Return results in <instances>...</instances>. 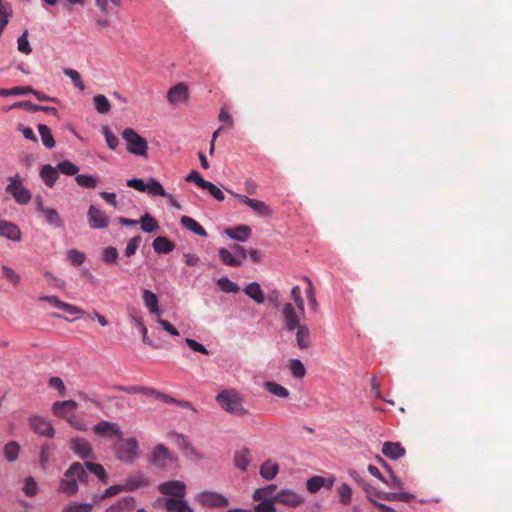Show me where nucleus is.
I'll list each match as a JSON object with an SVG mask.
<instances>
[{"mask_svg":"<svg viewBox=\"0 0 512 512\" xmlns=\"http://www.w3.org/2000/svg\"><path fill=\"white\" fill-rule=\"evenodd\" d=\"M38 132L40 134L43 145L48 149H52L55 146V140L50 128L44 124H39Z\"/></svg>","mask_w":512,"mask_h":512,"instance_id":"obj_34","label":"nucleus"},{"mask_svg":"<svg viewBox=\"0 0 512 512\" xmlns=\"http://www.w3.org/2000/svg\"><path fill=\"white\" fill-rule=\"evenodd\" d=\"M20 452V445L15 441L8 442L3 449V454L7 461L14 462L17 460Z\"/></svg>","mask_w":512,"mask_h":512,"instance_id":"obj_36","label":"nucleus"},{"mask_svg":"<svg viewBox=\"0 0 512 512\" xmlns=\"http://www.w3.org/2000/svg\"><path fill=\"white\" fill-rule=\"evenodd\" d=\"M40 300L48 302L51 305H53L54 307H56L58 309H61V310L65 311V312H67L70 315H78V314L84 315V314H86V312L83 309H81V308H79L77 306H74L72 304L63 302V301H61L56 296H41Z\"/></svg>","mask_w":512,"mask_h":512,"instance_id":"obj_15","label":"nucleus"},{"mask_svg":"<svg viewBox=\"0 0 512 512\" xmlns=\"http://www.w3.org/2000/svg\"><path fill=\"white\" fill-rule=\"evenodd\" d=\"M158 490L161 494L170 496L164 498V507L169 512H193L184 499L186 485L182 481L170 480L159 485Z\"/></svg>","mask_w":512,"mask_h":512,"instance_id":"obj_1","label":"nucleus"},{"mask_svg":"<svg viewBox=\"0 0 512 512\" xmlns=\"http://www.w3.org/2000/svg\"><path fill=\"white\" fill-rule=\"evenodd\" d=\"M89 226L93 229H103L110 223L109 217L94 205H91L87 213Z\"/></svg>","mask_w":512,"mask_h":512,"instance_id":"obj_10","label":"nucleus"},{"mask_svg":"<svg viewBox=\"0 0 512 512\" xmlns=\"http://www.w3.org/2000/svg\"><path fill=\"white\" fill-rule=\"evenodd\" d=\"M67 256L70 263L74 266H80L85 261V254L76 249L69 250Z\"/></svg>","mask_w":512,"mask_h":512,"instance_id":"obj_56","label":"nucleus"},{"mask_svg":"<svg viewBox=\"0 0 512 512\" xmlns=\"http://www.w3.org/2000/svg\"><path fill=\"white\" fill-rule=\"evenodd\" d=\"M326 485V479L321 476H313L306 482V488L310 493L318 492L322 487Z\"/></svg>","mask_w":512,"mask_h":512,"instance_id":"obj_44","label":"nucleus"},{"mask_svg":"<svg viewBox=\"0 0 512 512\" xmlns=\"http://www.w3.org/2000/svg\"><path fill=\"white\" fill-rule=\"evenodd\" d=\"M57 169L61 173L65 174V175H70V176L76 175L79 171V168L70 161L60 162L57 165Z\"/></svg>","mask_w":512,"mask_h":512,"instance_id":"obj_55","label":"nucleus"},{"mask_svg":"<svg viewBox=\"0 0 512 512\" xmlns=\"http://www.w3.org/2000/svg\"><path fill=\"white\" fill-rule=\"evenodd\" d=\"M29 428L35 433L43 437L52 438L55 435V429L52 423L39 415H32L28 418Z\"/></svg>","mask_w":512,"mask_h":512,"instance_id":"obj_8","label":"nucleus"},{"mask_svg":"<svg viewBox=\"0 0 512 512\" xmlns=\"http://www.w3.org/2000/svg\"><path fill=\"white\" fill-rule=\"evenodd\" d=\"M116 390L123 391L129 394H144L150 395L156 393V390L153 388L143 387V386H115Z\"/></svg>","mask_w":512,"mask_h":512,"instance_id":"obj_40","label":"nucleus"},{"mask_svg":"<svg viewBox=\"0 0 512 512\" xmlns=\"http://www.w3.org/2000/svg\"><path fill=\"white\" fill-rule=\"evenodd\" d=\"M290 371L295 378L301 379L306 374L303 363L298 359H292L289 364Z\"/></svg>","mask_w":512,"mask_h":512,"instance_id":"obj_49","label":"nucleus"},{"mask_svg":"<svg viewBox=\"0 0 512 512\" xmlns=\"http://www.w3.org/2000/svg\"><path fill=\"white\" fill-rule=\"evenodd\" d=\"M17 49L19 52L29 55L32 52V48L28 41V30H24L22 35L17 39Z\"/></svg>","mask_w":512,"mask_h":512,"instance_id":"obj_48","label":"nucleus"},{"mask_svg":"<svg viewBox=\"0 0 512 512\" xmlns=\"http://www.w3.org/2000/svg\"><path fill=\"white\" fill-rule=\"evenodd\" d=\"M276 490V485L271 484L263 488L256 489L253 493L255 501L274 500L273 493Z\"/></svg>","mask_w":512,"mask_h":512,"instance_id":"obj_32","label":"nucleus"},{"mask_svg":"<svg viewBox=\"0 0 512 512\" xmlns=\"http://www.w3.org/2000/svg\"><path fill=\"white\" fill-rule=\"evenodd\" d=\"M216 402L227 413L245 417L250 415L248 409L243 405L244 399L236 389H225L216 395Z\"/></svg>","mask_w":512,"mask_h":512,"instance_id":"obj_2","label":"nucleus"},{"mask_svg":"<svg viewBox=\"0 0 512 512\" xmlns=\"http://www.w3.org/2000/svg\"><path fill=\"white\" fill-rule=\"evenodd\" d=\"M75 181L79 186L84 187V188L92 189L97 186L96 178H94L93 176H90V175H84V174L76 175Z\"/></svg>","mask_w":512,"mask_h":512,"instance_id":"obj_50","label":"nucleus"},{"mask_svg":"<svg viewBox=\"0 0 512 512\" xmlns=\"http://www.w3.org/2000/svg\"><path fill=\"white\" fill-rule=\"evenodd\" d=\"M44 278L47 281L49 285L52 287L58 288V289H64L65 287V281L56 277L54 274L50 272L44 273Z\"/></svg>","mask_w":512,"mask_h":512,"instance_id":"obj_63","label":"nucleus"},{"mask_svg":"<svg viewBox=\"0 0 512 512\" xmlns=\"http://www.w3.org/2000/svg\"><path fill=\"white\" fill-rule=\"evenodd\" d=\"M382 453L391 460H398L405 455V449L399 442L386 441L382 445Z\"/></svg>","mask_w":512,"mask_h":512,"instance_id":"obj_17","label":"nucleus"},{"mask_svg":"<svg viewBox=\"0 0 512 512\" xmlns=\"http://www.w3.org/2000/svg\"><path fill=\"white\" fill-rule=\"evenodd\" d=\"M264 387L269 393H271L279 398H287L289 396V391L284 386H282L276 382H273V381L265 382Z\"/></svg>","mask_w":512,"mask_h":512,"instance_id":"obj_37","label":"nucleus"},{"mask_svg":"<svg viewBox=\"0 0 512 512\" xmlns=\"http://www.w3.org/2000/svg\"><path fill=\"white\" fill-rule=\"evenodd\" d=\"M88 473L84 466L79 462H74L65 471L63 478L59 484V491L72 496L78 492V483H84L87 481Z\"/></svg>","mask_w":512,"mask_h":512,"instance_id":"obj_3","label":"nucleus"},{"mask_svg":"<svg viewBox=\"0 0 512 512\" xmlns=\"http://www.w3.org/2000/svg\"><path fill=\"white\" fill-rule=\"evenodd\" d=\"M97 7L104 14H109L111 12L112 6L119 7L121 6V0H95Z\"/></svg>","mask_w":512,"mask_h":512,"instance_id":"obj_51","label":"nucleus"},{"mask_svg":"<svg viewBox=\"0 0 512 512\" xmlns=\"http://www.w3.org/2000/svg\"><path fill=\"white\" fill-rule=\"evenodd\" d=\"M138 223H140L142 231L146 233L154 232L159 228L157 222L149 213L142 216Z\"/></svg>","mask_w":512,"mask_h":512,"instance_id":"obj_41","label":"nucleus"},{"mask_svg":"<svg viewBox=\"0 0 512 512\" xmlns=\"http://www.w3.org/2000/svg\"><path fill=\"white\" fill-rule=\"evenodd\" d=\"M135 506V498L132 496H126L121 498L117 503L108 507L105 512H132Z\"/></svg>","mask_w":512,"mask_h":512,"instance_id":"obj_21","label":"nucleus"},{"mask_svg":"<svg viewBox=\"0 0 512 512\" xmlns=\"http://www.w3.org/2000/svg\"><path fill=\"white\" fill-rule=\"evenodd\" d=\"M226 234L237 241H246L251 235V228L247 225H238L234 228L226 229Z\"/></svg>","mask_w":512,"mask_h":512,"instance_id":"obj_23","label":"nucleus"},{"mask_svg":"<svg viewBox=\"0 0 512 512\" xmlns=\"http://www.w3.org/2000/svg\"><path fill=\"white\" fill-rule=\"evenodd\" d=\"M42 215L45 217L46 222L49 225H52L56 228H62L63 227V221L58 213V211L54 208H47L44 210Z\"/></svg>","mask_w":512,"mask_h":512,"instance_id":"obj_33","label":"nucleus"},{"mask_svg":"<svg viewBox=\"0 0 512 512\" xmlns=\"http://www.w3.org/2000/svg\"><path fill=\"white\" fill-rule=\"evenodd\" d=\"M3 276L11 282L13 285H17L20 282V276L10 267H2Z\"/></svg>","mask_w":512,"mask_h":512,"instance_id":"obj_64","label":"nucleus"},{"mask_svg":"<svg viewBox=\"0 0 512 512\" xmlns=\"http://www.w3.org/2000/svg\"><path fill=\"white\" fill-rule=\"evenodd\" d=\"M217 285L225 293H237L240 290L239 286L236 283L232 282L230 279L226 277L218 279Z\"/></svg>","mask_w":512,"mask_h":512,"instance_id":"obj_46","label":"nucleus"},{"mask_svg":"<svg viewBox=\"0 0 512 512\" xmlns=\"http://www.w3.org/2000/svg\"><path fill=\"white\" fill-rule=\"evenodd\" d=\"M118 251L115 247H106L104 250H103V253H102V258H103V261L107 264H113V263H116L117 259H118Z\"/></svg>","mask_w":512,"mask_h":512,"instance_id":"obj_57","label":"nucleus"},{"mask_svg":"<svg viewBox=\"0 0 512 512\" xmlns=\"http://www.w3.org/2000/svg\"><path fill=\"white\" fill-rule=\"evenodd\" d=\"M282 318L287 331H294L301 326L299 316L291 303H285L282 307Z\"/></svg>","mask_w":512,"mask_h":512,"instance_id":"obj_11","label":"nucleus"},{"mask_svg":"<svg viewBox=\"0 0 512 512\" xmlns=\"http://www.w3.org/2000/svg\"><path fill=\"white\" fill-rule=\"evenodd\" d=\"M188 98V87L184 83H179L167 93V100L171 104H176L181 101H185Z\"/></svg>","mask_w":512,"mask_h":512,"instance_id":"obj_18","label":"nucleus"},{"mask_svg":"<svg viewBox=\"0 0 512 512\" xmlns=\"http://www.w3.org/2000/svg\"><path fill=\"white\" fill-rule=\"evenodd\" d=\"M85 467L95 476L99 478V480L106 484L108 482V475L101 464L86 462Z\"/></svg>","mask_w":512,"mask_h":512,"instance_id":"obj_38","label":"nucleus"},{"mask_svg":"<svg viewBox=\"0 0 512 512\" xmlns=\"http://www.w3.org/2000/svg\"><path fill=\"white\" fill-rule=\"evenodd\" d=\"M92 509L91 503H72L64 507L63 512H91Z\"/></svg>","mask_w":512,"mask_h":512,"instance_id":"obj_54","label":"nucleus"},{"mask_svg":"<svg viewBox=\"0 0 512 512\" xmlns=\"http://www.w3.org/2000/svg\"><path fill=\"white\" fill-rule=\"evenodd\" d=\"M275 502L274 500L259 501L253 512H276Z\"/></svg>","mask_w":512,"mask_h":512,"instance_id":"obj_58","label":"nucleus"},{"mask_svg":"<svg viewBox=\"0 0 512 512\" xmlns=\"http://www.w3.org/2000/svg\"><path fill=\"white\" fill-rule=\"evenodd\" d=\"M139 444L135 438L121 439L116 445V456L126 463H133L138 457Z\"/></svg>","mask_w":512,"mask_h":512,"instance_id":"obj_5","label":"nucleus"},{"mask_svg":"<svg viewBox=\"0 0 512 512\" xmlns=\"http://www.w3.org/2000/svg\"><path fill=\"white\" fill-rule=\"evenodd\" d=\"M171 461L172 455L163 444H158L154 447L150 455V462L153 465L159 468H163L167 466Z\"/></svg>","mask_w":512,"mask_h":512,"instance_id":"obj_14","label":"nucleus"},{"mask_svg":"<svg viewBox=\"0 0 512 512\" xmlns=\"http://www.w3.org/2000/svg\"><path fill=\"white\" fill-rule=\"evenodd\" d=\"M218 256L223 264L230 267H239L242 265V260L234 256L233 252L227 248H220L218 250Z\"/></svg>","mask_w":512,"mask_h":512,"instance_id":"obj_27","label":"nucleus"},{"mask_svg":"<svg viewBox=\"0 0 512 512\" xmlns=\"http://www.w3.org/2000/svg\"><path fill=\"white\" fill-rule=\"evenodd\" d=\"M93 102L95 105V109L97 110V112H99L101 114H106L111 109V104H110L109 100L107 99L106 96H104L102 94H98V95L94 96Z\"/></svg>","mask_w":512,"mask_h":512,"instance_id":"obj_42","label":"nucleus"},{"mask_svg":"<svg viewBox=\"0 0 512 512\" xmlns=\"http://www.w3.org/2000/svg\"><path fill=\"white\" fill-rule=\"evenodd\" d=\"M339 500L343 505H349L352 498V489L348 484H341L337 489Z\"/></svg>","mask_w":512,"mask_h":512,"instance_id":"obj_47","label":"nucleus"},{"mask_svg":"<svg viewBox=\"0 0 512 512\" xmlns=\"http://www.w3.org/2000/svg\"><path fill=\"white\" fill-rule=\"evenodd\" d=\"M11 5L8 2H3L0 0V23L3 22L4 25H7L9 22V17L11 16Z\"/></svg>","mask_w":512,"mask_h":512,"instance_id":"obj_61","label":"nucleus"},{"mask_svg":"<svg viewBox=\"0 0 512 512\" xmlns=\"http://www.w3.org/2000/svg\"><path fill=\"white\" fill-rule=\"evenodd\" d=\"M153 249L159 254H168L175 248V244L164 236H158L153 240Z\"/></svg>","mask_w":512,"mask_h":512,"instance_id":"obj_24","label":"nucleus"},{"mask_svg":"<svg viewBox=\"0 0 512 512\" xmlns=\"http://www.w3.org/2000/svg\"><path fill=\"white\" fill-rule=\"evenodd\" d=\"M274 501L289 507H298L304 503V498L293 490L283 489L274 497Z\"/></svg>","mask_w":512,"mask_h":512,"instance_id":"obj_13","label":"nucleus"},{"mask_svg":"<svg viewBox=\"0 0 512 512\" xmlns=\"http://www.w3.org/2000/svg\"><path fill=\"white\" fill-rule=\"evenodd\" d=\"M93 432L105 438H122V431L117 423L103 420L93 427Z\"/></svg>","mask_w":512,"mask_h":512,"instance_id":"obj_9","label":"nucleus"},{"mask_svg":"<svg viewBox=\"0 0 512 512\" xmlns=\"http://www.w3.org/2000/svg\"><path fill=\"white\" fill-rule=\"evenodd\" d=\"M145 192L153 195V196H167L166 191L164 190L163 186L160 182H158L154 178H150L149 181L146 184Z\"/></svg>","mask_w":512,"mask_h":512,"instance_id":"obj_39","label":"nucleus"},{"mask_svg":"<svg viewBox=\"0 0 512 512\" xmlns=\"http://www.w3.org/2000/svg\"><path fill=\"white\" fill-rule=\"evenodd\" d=\"M140 243H141L140 236H135V237L131 238L127 243V246L125 249V255L127 257L133 256L136 253Z\"/></svg>","mask_w":512,"mask_h":512,"instance_id":"obj_62","label":"nucleus"},{"mask_svg":"<svg viewBox=\"0 0 512 512\" xmlns=\"http://www.w3.org/2000/svg\"><path fill=\"white\" fill-rule=\"evenodd\" d=\"M296 343L299 349H307L311 345L310 341V330L309 328L302 324L296 329Z\"/></svg>","mask_w":512,"mask_h":512,"instance_id":"obj_26","label":"nucleus"},{"mask_svg":"<svg viewBox=\"0 0 512 512\" xmlns=\"http://www.w3.org/2000/svg\"><path fill=\"white\" fill-rule=\"evenodd\" d=\"M250 452L247 448L242 449L235 453L234 463L237 468L245 471L250 463Z\"/></svg>","mask_w":512,"mask_h":512,"instance_id":"obj_35","label":"nucleus"},{"mask_svg":"<svg viewBox=\"0 0 512 512\" xmlns=\"http://www.w3.org/2000/svg\"><path fill=\"white\" fill-rule=\"evenodd\" d=\"M279 472L277 463L268 460L260 466V475L266 480H272Z\"/></svg>","mask_w":512,"mask_h":512,"instance_id":"obj_31","label":"nucleus"},{"mask_svg":"<svg viewBox=\"0 0 512 512\" xmlns=\"http://www.w3.org/2000/svg\"><path fill=\"white\" fill-rule=\"evenodd\" d=\"M249 207L260 216H270L272 210L263 201L253 199Z\"/></svg>","mask_w":512,"mask_h":512,"instance_id":"obj_45","label":"nucleus"},{"mask_svg":"<svg viewBox=\"0 0 512 512\" xmlns=\"http://www.w3.org/2000/svg\"><path fill=\"white\" fill-rule=\"evenodd\" d=\"M9 184L6 191L13 196L15 201L19 204H27L31 200V193L26 189L21 181L19 175L9 177Z\"/></svg>","mask_w":512,"mask_h":512,"instance_id":"obj_6","label":"nucleus"},{"mask_svg":"<svg viewBox=\"0 0 512 512\" xmlns=\"http://www.w3.org/2000/svg\"><path fill=\"white\" fill-rule=\"evenodd\" d=\"M64 74L66 76H68L72 80L74 85L76 87H78L80 90L83 91L85 89V85H84V83H83V81L81 79V76H80V74L76 70H74V69H65L64 70Z\"/></svg>","mask_w":512,"mask_h":512,"instance_id":"obj_59","label":"nucleus"},{"mask_svg":"<svg viewBox=\"0 0 512 512\" xmlns=\"http://www.w3.org/2000/svg\"><path fill=\"white\" fill-rule=\"evenodd\" d=\"M102 133L105 137L108 147L112 150H115L119 145L118 137L111 132L108 126H104L102 128Z\"/></svg>","mask_w":512,"mask_h":512,"instance_id":"obj_53","label":"nucleus"},{"mask_svg":"<svg viewBox=\"0 0 512 512\" xmlns=\"http://www.w3.org/2000/svg\"><path fill=\"white\" fill-rule=\"evenodd\" d=\"M149 484V480L142 473H137L133 476H130L123 485L125 492H132L138 488L146 487Z\"/></svg>","mask_w":512,"mask_h":512,"instance_id":"obj_22","label":"nucleus"},{"mask_svg":"<svg viewBox=\"0 0 512 512\" xmlns=\"http://www.w3.org/2000/svg\"><path fill=\"white\" fill-rule=\"evenodd\" d=\"M54 447L50 444H43L40 448V454H39V464L40 466L45 469L51 459L52 453H53Z\"/></svg>","mask_w":512,"mask_h":512,"instance_id":"obj_43","label":"nucleus"},{"mask_svg":"<svg viewBox=\"0 0 512 512\" xmlns=\"http://www.w3.org/2000/svg\"><path fill=\"white\" fill-rule=\"evenodd\" d=\"M78 404L74 400L56 401L52 405V412L55 416L66 421L74 415Z\"/></svg>","mask_w":512,"mask_h":512,"instance_id":"obj_12","label":"nucleus"},{"mask_svg":"<svg viewBox=\"0 0 512 512\" xmlns=\"http://www.w3.org/2000/svg\"><path fill=\"white\" fill-rule=\"evenodd\" d=\"M23 491L29 497L35 496L37 494L38 486L33 477L30 476L26 478Z\"/></svg>","mask_w":512,"mask_h":512,"instance_id":"obj_60","label":"nucleus"},{"mask_svg":"<svg viewBox=\"0 0 512 512\" xmlns=\"http://www.w3.org/2000/svg\"><path fill=\"white\" fill-rule=\"evenodd\" d=\"M245 294L253 299L256 303L262 304L265 301L264 293L257 282L248 284L244 290Z\"/></svg>","mask_w":512,"mask_h":512,"instance_id":"obj_29","label":"nucleus"},{"mask_svg":"<svg viewBox=\"0 0 512 512\" xmlns=\"http://www.w3.org/2000/svg\"><path fill=\"white\" fill-rule=\"evenodd\" d=\"M142 298L144 305L149 310V312L151 314L156 315L157 317H160L161 310L159 308V301L157 295L148 289H144L142 291Z\"/></svg>","mask_w":512,"mask_h":512,"instance_id":"obj_20","label":"nucleus"},{"mask_svg":"<svg viewBox=\"0 0 512 512\" xmlns=\"http://www.w3.org/2000/svg\"><path fill=\"white\" fill-rule=\"evenodd\" d=\"M303 280L307 283L306 295L309 304L312 307V309L316 311L318 309V302L315 297V291L312 281L308 277H304Z\"/></svg>","mask_w":512,"mask_h":512,"instance_id":"obj_52","label":"nucleus"},{"mask_svg":"<svg viewBox=\"0 0 512 512\" xmlns=\"http://www.w3.org/2000/svg\"><path fill=\"white\" fill-rule=\"evenodd\" d=\"M72 451L79 455L81 458H87L92 454V448L90 443L81 437L72 438L71 442Z\"/></svg>","mask_w":512,"mask_h":512,"instance_id":"obj_16","label":"nucleus"},{"mask_svg":"<svg viewBox=\"0 0 512 512\" xmlns=\"http://www.w3.org/2000/svg\"><path fill=\"white\" fill-rule=\"evenodd\" d=\"M14 108H25L31 112L43 111L52 115H57L58 110L55 107L40 106L29 101L18 102L13 105Z\"/></svg>","mask_w":512,"mask_h":512,"instance_id":"obj_30","label":"nucleus"},{"mask_svg":"<svg viewBox=\"0 0 512 512\" xmlns=\"http://www.w3.org/2000/svg\"><path fill=\"white\" fill-rule=\"evenodd\" d=\"M40 176L48 187H52L58 179V169L49 164L44 165L40 170Z\"/></svg>","mask_w":512,"mask_h":512,"instance_id":"obj_28","label":"nucleus"},{"mask_svg":"<svg viewBox=\"0 0 512 512\" xmlns=\"http://www.w3.org/2000/svg\"><path fill=\"white\" fill-rule=\"evenodd\" d=\"M180 223L184 228L193 232L194 234L201 237H207L206 230L193 218L189 216H182L180 219Z\"/></svg>","mask_w":512,"mask_h":512,"instance_id":"obj_25","label":"nucleus"},{"mask_svg":"<svg viewBox=\"0 0 512 512\" xmlns=\"http://www.w3.org/2000/svg\"><path fill=\"white\" fill-rule=\"evenodd\" d=\"M0 236L12 241H20L21 231L17 225L9 221H0Z\"/></svg>","mask_w":512,"mask_h":512,"instance_id":"obj_19","label":"nucleus"},{"mask_svg":"<svg viewBox=\"0 0 512 512\" xmlns=\"http://www.w3.org/2000/svg\"><path fill=\"white\" fill-rule=\"evenodd\" d=\"M122 137L127 142L128 152L137 156L147 155L148 143L134 129H124Z\"/></svg>","mask_w":512,"mask_h":512,"instance_id":"obj_4","label":"nucleus"},{"mask_svg":"<svg viewBox=\"0 0 512 512\" xmlns=\"http://www.w3.org/2000/svg\"><path fill=\"white\" fill-rule=\"evenodd\" d=\"M195 501L199 505L209 508H221L229 505V501L224 495L208 490L198 493L195 496Z\"/></svg>","mask_w":512,"mask_h":512,"instance_id":"obj_7","label":"nucleus"}]
</instances>
